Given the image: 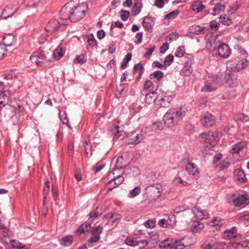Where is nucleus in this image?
Listing matches in <instances>:
<instances>
[{
    "label": "nucleus",
    "mask_w": 249,
    "mask_h": 249,
    "mask_svg": "<svg viewBox=\"0 0 249 249\" xmlns=\"http://www.w3.org/2000/svg\"><path fill=\"white\" fill-rule=\"evenodd\" d=\"M78 0H71L61 9L60 17L63 20L70 19L72 22L80 20L88 10L87 3H79Z\"/></svg>",
    "instance_id": "f257e3e1"
},
{
    "label": "nucleus",
    "mask_w": 249,
    "mask_h": 249,
    "mask_svg": "<svg viewBox=\"0 0 249 249\" xmlns=\"http://www.w3.org/2000/svg\"><path fill=\"white\" fill-rule=\"evenodd\" d=\"M186 111V108L183 107L178 108H172L168 109L163 117L165 125L169 128L175 126L185 116Z\"/></svg>",
    "instance_id": "f03ea898"
},
{
    "label": "nucleus",
    "mask_w": 249,
    "mask_h": 249,
    "mask_svg": "<svg viewBox=\"0 0 249 249\" xmlns=\"http://www.w3.org/2000/svg\"><path fill=\"white\" fill-rule=\"evenodd\" d=\"M48 53L43 51H39L30 56L32 63H35L39 66H43L49 60Z\"/></svg>",
    "instance_id": "7ed1b4c3"
},
{
    "label": "nucleus",
    "mask_w": 249,
    "mask_h": 249,
    "mask_svg": "<svg viewBox=\"0 0 249 249\" xmlns=\"http://www.w3.org/2000/svg\"><path fill=\"white\" fill-rule=\"evenodd\" d=\"M231 199L234 206L241 208L249 204V195L246 194L233 195Z\"/></svg>",
    "instance_id": "20e7f679"
},
{
    "label": "nucleus",
    "mask_w": 249,
    "mask_h": 249,
    "mask_svg": "<svg viewBox=\"0 0 249 249\" xmlns=\"http://www.w3.org/2000/svg\"><path fill=\"white\" fill-rule=\"evenodd\" d=\"M173 98V94L170 92H166L163 95H158V99L156 102V107L160 108L169 107Z\"/></svg>",
    "instance_id": "39448f33"
},
{
    "label": "nucleus",
    "mask_w": 249,
    "mask_h": 249,
    "mask_svg": "<svg viewBox=\"0 0 249 249\" xmlns=\"http://www.w3.org/2000/svg\"><path fill=\"white\" fill-rule=\"evenodd\" d=\"M145 132L142 130H137L132 131L128 136V143L136 144L140 142L145 137Z\"/></svg>",
    "instance_id": "423d86ee"
},
{
    "label": "nucleus",
    "mask_w": 249,
    "mask_h": 249,
    "mask_svg": "<svg viewBox=\"0 0 249 249\" xmlns=\"http://www.w3.org/2000/svg\"><path fill=\"white\" fill-rule=\"evenodd\" d=\"M217 50V54L222 58H227L229 57L231 54V51L229 46L225 43H222L216 47H213L212 50Z\"/></svg>",
    "instance_id": "0eeeda50"
},
{
    "label": "nucleus",
    "mask_w": 249,
    "mask_h": 249,
    "mask_svg": "<svg viewBox=\"0 0 249 249\" xmlns=\"http://www.w3.org/2000/svg\"><path fill=\"white\" fill-rule=\"evenodd\" d=\"M218 77L214 76L213 80H209L205 82V85L201 89L202 92H211L216 89V87L215 86L216 83L218 82Z\"/></svg>",
    "instance_id": "6e6552de"
},
{
    "label": "nucleus",
    "mask_w": 249,
    "mask_h": 249,
    "mask_svg": "<svg viewBox=\"0 0 249 249\" xmlns=\"http://www.w3.org/2000/svg\"><path fill=\"white\" fill-rule=\"evenodd\" d=\"M223 238L229 240H238L239 236L237 233V228L233 227L231 229L226 230L223 233Z\"/></svg>",
    "instance_id": "1a4fd4ad"
},
{
    "label": "nucleus",
    "mask_w": 249,
    "mask_h": 249,
    "mask_svg": "<svg viewBox=\"0 0 249 249\" xmlns=\"http://www.w3.org/2000/svg\"><path fill=\"white\" fill-rule=\"evenodd\" d=\"M201 124L204 127H210L215 123V117L210 113H206L203 115L200 119Z\"/></svg>",
    "instance_id": "9d476101"
},
{
    "label": "nucleus",
    "mask_w": 249,
    "mask_h": 249,
    "mask_svg": "<svg viewBox=\"0 0 249 249\" xmlns=\"http://www.w3.org/2000/svg\"><path fill=\"white\" fill-rule=\"evenodd\" d=\"M192 212L195 217L199 220L206 219L209 217V213L198 207H193L192 209Z\"/></svg>",
    "instance_id": "9b49d317"
},
{
    "label": "nucleus",
    "mask_w": 249,
    "mask_h": 249,
    "mask_svg": "<svg viewBox=\"0 0 249 249\" xmlns=\"http://www.w3.org/2000/svg\"><path fill=\"white\" fill-rule=\"evenodd\" d=\"M18 10V8L13 5L6 6L2 11L0 15V18L6 19L12 16Z\"/></svg>",
    "instance_id": "f8f14e48"
},
{
    "label": "nucleus",
    "mask_w": 249,
    "mask_h": 249,
    "mask_svg": "<svg viewBox=\"0 0 249 249\" xmlns=\"http://www.w3.org/2000/svg\"><path fill=\"white\" fill-rule=\"evenodd\" d=\"M225 223V219L220 217H214L209 222V225L219 230Z\"/></svg>",
    "instance_id": "ddd939ff"
},
{
    "label": "nucleus",
    "mask_w": 249,
    "mask_h": 249,
    "mask_svg": "<svg viewBox=\"0 0 249 249\" xmlns=\"http://www.w3.org/2000/svg\"><path fill=\"white\" fill-rule=\"evenodd\" d=\"M218 136V134L213 133V132L209 131L207 133H202L199 134V139L201 142H210L211 141L215 139Z\"/></svg>",
    "instance_id": "4468645a"
},
{
    "label": "nucleus",
    "mask_w": 249,
    "mask_h": 249,
    "mask_svg": "<svg viewBox=\"0 0 249 249\" xmlns=\"http://www.w3.org/2000/svg\"><path fill=\"white\" fill-rule=\"evenodd\" d=\"M142 95H144V102L148 104H151L154 103L156 106V102L158 99V95L155 91L151 92H145V94H142Z\"/></svg>",
    "instance_id": "2eb2a0df"
},
{
    "label": "nucleus",
    "mask_w": 249,
    "mask_h": 249,
    "mask_svg": "<svg viewBox=\"0 0 249 249\" xmlns=\"http://www.w3.org/2000/svg\"><path fill=\"white\" fill-rule=\"evenodd\" d=\"M142 23L146 30L149 32H152L155 22L152 17H145Z\"/></svg>",
    "instance_id": "dca6fc26"
},
{
    "label": "nucleus",
    "mask_w": 249,
    "mask_h": 249,
    "mask_svg": "<svg viewBox=\"0 0 249 249\" xmlns=\"http://www.w3.org/2000/svg\"><path fill=\"white\" fill-rule=\"evenodd\" d=\"M16 43V39L14 36L11 34H8L6 35L3 38L2 40V44L6 47H11L13 46Z\"/></svg>",
    "instance_id": "f3484780"
},
{
    "label": "nucleus",
    "mask_w": 249,
    "mask_h": 249,
    "mask_svg": "<svg viewBox=\"0 0 249 249\" xmlns=\"http://www.w3.org/2000/svg\"><path fill=\"white\" fill-rule=\"evenodd\" d=\"M59 27V22L56 19H52L47 24L45 29L47 32H53L57 30Z\"/></svg>",
    "instance_id": "a211bd4d"
},
{
    "label": "nucleus",
    "mask_w": 249,
    "mask_h": 249,
    "mask_svg": "<svg viewBox=\"0 0 249 249\" xmlns=\"http://www.w3.org/2000/svg\"><path fill=\"white\" fill-rule=\"evenodd\" d=\"M185 170L190 175L197 176L199 174L198 168L194 163H188L186 164Z\"/></svg>",
    "instance_id": "6ab92c4d"
},
{
    "label": "nucleus",
    "mask_w": 249,
    "mask_h": 249,
    "mask_svg": "<svg viewBox=\"0 0 249 249\" xmlns=\"http://www.w3.org/2000/svg\"><path fill=\"white\" fill-rule=\"evenodd\" d=\"M124 180V177L121 175L117 176L112 178L109 182L108 184L111 186L110 189H112L123 183Z\"/></svg>",
    "instance_id": "aec40b11"
},
{
    "label": "nucleus",
    "mask_w": 249,
    "mask_h": 249,
    "mask_svg": "<svg viewBox=\"0 0 249 249\" xmlns=\"http://www.w3.org/2000/svg\"><path fill=\"white\" fill-rule=\"evenodd\" d=\"M149 190L151 193L155 194L153 196L155 199H158L160 197L162 191V187L160 185H153L150 187Z\"/></svg>",
    "instance_id": "412c9836"
},
{
    "label": "nucleus",
    "mask_w": 249,
    "mask_h": 249,
    "mask_svg": "<svg viewBox=\"0 0 249 249\" xmlns=\"http://www.w3.org/2000/svg\"><path fill=\"white\" fill-rule=\"evenodd\" d=\"M225 8L226 7L224 4L214 6L213 8L209 10V14L213 16L218 15L220 13L224 11Z\"/></svg>",
    "instance_id": "4be33fe9"
},
{
    "label": "nucleus",
    "mask_w": 249,
    "mask_h": 249,
    "mask_svg": "<svg viewBox=\"0 0 249 249\" xmlns=\"http://www.w3.org/2000/svg\"><path fill=\"white\" fill-rule=\"evenodd\" d=\"M226 80L227 83L231 87H234L237 84V76L233 73L228 75L226 73Z\"/></svg>",
    "instance_id": "5701e85b"
},
{
    "label": "nucleus",
    "mask_w": 249,
    "mask_h": 249,
    "mask_svg": "<svg viewBox=\"0 0 249 249\" xmlns=\"http://www.w3.org/2000/svg\"><path fill=\"white\" fill-rule=\"evenodd\" d=\"M9 95L10 93L8 91H2L0 90V106H3L7 104Z\"/></svg>",
    "instance_id": "b1692460"
},
{
    "label": "nucleus",
    "mask_w": 249,
    "mask_h": 249,
    "mask_svg": "<svg viewBox=\"0 0 249 249\" xmlns=\"http://www.w3.org/2000/svg\"><path fill=\"white\" fill-rule=\"evenodd\" d=\"M205 8V6L201 2L195 1L192 5V9L194 12L200 13Z\"/></svg>",
    "instance_id": "393cba45"
},
{
    "label": "nucleus",
    "mask_w": 249,
    "mask_h": 249,
    "mask_svg": "<svg viewBox=\"0 0 249 249\" xmlns=\"http://www.w3.org/2000/svg\"><path fill=\"white\" fill-rule=\"evenodd\" d=\"M249 61L247 59H242L241 61H239L236 65L233 67H232V69H233L235 71H239L240 70L244 69L246 67Z\"/></svg>",
    "instance_id": "a878e982"
},
{
    "label": "nucleus",
    "mask_w": 249,
    "mask_h": 249,
    "mask_svg": "<svg viewBox=\"0 0 249 249\" xmlns=\"http://www.w3.org/2000/svg\"><path fill=\"white\" fill-rule=\"evenodd\" d=\"M204 28L201 27L199 26L193 25L190 27V32L192 34L200 35L204 34Z\"/></svg>",
    "instance_id": "bb28decb"
},
{
    "label": "nucleus",
    "mask_w": 249,
    "mask_h": 249,
    "mask_svg": "<svg viewBox=\"0 0 249 249\" xmlns=\"http://www.w3.org/2000/svg\"><path fill=\"white\" fill-rule=\"evenodd\" d=\"M50 190V182L48 180L45 181V186L44 187L43 189V205L44 206V208H45V205L46 204V198L47 195L49 192Z\"/></svg>",
    "instance_id": "cd10ccee"
},
{
    "label": "nucleus",
    "mask_w": 249,
    "mask_h": 249,
    "mask_svg": "<svg viewBox=\"0 0 249 249\" xmlns=\"http://www.w3.org/2000/svg\"><path fill=\"white\" fill-rule=\"evenodd\" d=\"M204 228V225L202 223L199 221H196L193 223L191 231L194 233H197L199 232Z\"/></svg>",
    "instance_id": "c85d7f7f"
},
{
    "label": "nucleus",
    "mask_w": 249,
    "mask_h": 249,
    "mask_svg": "<svg viewBox=\"0 0 249 249\" xmlns=\"http://www.w3.org/2000/svg\"><path fill=\"white\" fill-rule=\"evenodd\" d=\"M153 89V85L152 82L149 80H146L143 85V89L141 91L142 94H145V92H147L148 91H150Z\"/></svg>",
    "instance_id": "c756f323"
},
{
    "label": "nucleus",
    "mask_w": 249,
    "mask_h": 249,
    "mask_svg": "<svg viewBox=\"0 0 249 249\" xmlns=\"http://www.w3.org/2000/svg\"><path fill=\"white\" fill-rule=\"evenodd\" d=\"M193 72L191 66L185 65L180 70V74L182 76H189Z\"/></svg>",
    "instance_id": "7c9ffc66"
},
{
    "label": "nucleus",
    "mask_w": 249,
    "mask_h": 249,
    "mask_svg": "<svg viewBox=\"0 0 249 249\" xmlns=\"http://www.w3.org/2000/svg\"><path fill=\"white\" fill-rule=\"evenodd\" d=\"M64 52L62 48L60 46H58L53 52V58L56 60L60 59L63 55Z\"/></svg>",
    "instance_id": "2f4dec72"
},
{
    "label": "nucleus",
    "mask_w": 249,
    "mask_h": 249,
    "mask_svg": "<svg viewBox=\"0 0 249 249\" xmlns=\"http://www.w3.org/2000/svg\"><path fill=\"white\" fill-rule=\"evenodd\" d=\"M163 73L160 71H157L150 75V78L152 80H156L160 81L163 77Z\"/></svg>",
    "instance_id": "473e14b6"
},
{
    "label": "nucleus",
    "mask_w": 249,
    "mask_h": 249,
    "mask_svg": "<svg viewBox=\"0 0 249 249\" xmlns=\"http://www.w3.org/2000/svg\"><path fill=\"white\" fill-rule=\"evenodd\" d=\"M160 248L173 249V242L169 240H165L160 242L159 244Z\"/></svg>",
    "instance_id": "72a5a7b5"
},
{
    "label": "nucleus",
    "mask_w": 249,
    "mask_h": 249,
    "mask_svg": "<svg viewBox=\"0 0 249 249\" xmlns=\"http://www.w3.org/2000/svg\"><path fill=\"white\" fill-rule=\"evenodd\" d=\"M235 176L237 180L241 182H245L247 180L245 174L242 170L238 169L236 172Z\"/></svg>",
    "instance_id": "f704fd0d"
},
{
    "label": "nucleus",
    "mask_w": 249,
    "mask_h": 249,
    "mask_svg": "<svg viewBox=\"0 0 249 249\" xmlns=\"http://www.w3.org/2000/svg\"><path fill=\"white\" fill-rule=\"evenodd\" d=\"M187 245L184 244L183 239L173 242V249H183Z\"/></svg>",
    "instance_id": "c9c22d12"
},
{
    "label": "nucleus",
    "mask_w": 249,
    "mask_h": 249,
    "mask_svg": "<svg viewBox=\"0 0 249 249\" xmlns=\"http://www.w3.org/2000/svg\"><path fill=\"white\" fill-rule=\"evenodd\" d=\"M89 225L87 224H82L77 230L76 232L77 234H81L89 231Z\"/></svg>",
    "instance_id": "e433bc0d"
},
{
    "label": "nucleus",
    "mask_w": 249,
    "mask_h": 249,
    "mask_svg": "<svg viewBox=\"0 0 249 249\" xmlns=\"http://www.w3.org/2000/svg\"><path fill=\"white\" fill-rule=\"evenodd\" d=\"M219 21L224 25H230L232 23L231 19L225 15L219 17Z\"/></svg>",
    "instance_id": "4c0bfd02"
},
{
    "label": "nucleus",
    "mask_w": 249,
    "mask_h": 249,
    "mask_svg": "<svg viewBox=\"0 0 249 249\" xmlns=\"http://www.w3.org/2000/svg\"><path fill=\"white\" fill-rule=\"evenodd\" d=\"M86 55L85 54H81L77 55L74 59V62L76 64H82L86 62Z\"/></svg>",
    "instance_id": "58836bf2"
},
{
    "label": "nucleus",
    "mask_w": 249,
    "mask_h": 249,
    "mask_svg": "<svg viewBox=\"0 0 249 249\" xmlns=\"http://www.w3.org/2000/svg\"><path fill=\"white\" fill-rule=\"evenodd\" d=\"M142 5L139 2H136L132 9V13L133 16L139 14L141 11Z\"/></svg>",
    "instance_id": "ea45409f"
},
{
    "label": "nucleus",
    "mask_w": 249,
    "mask_h": 249,
    "mask_svg": "<svg viewBox=\"0 0 249 249\" xmlns=\"http://www.w3.org/2000/svg\"><path fill=\"white\" fill-rule=\"evenodd\" d=\"M243 144L240 143H237L232 146L231 151L232 153H238L243 148Z\"/></svg>",
    "instance_id": "a19ab883"
},
{
    "label": "nucleus",
    "mask_w": 249,
    "mask_h": 249,
    "mask_svg": "<svg viewBox=\"0 0 249 249\" xmlns=\"http://www.w3.org/2000/svg\"><path fill=\"white\" fill-rule=\"evenodd\" d=\"M131 58L132 54L131 53H128L124 58L123 63L121 65L122 69H124L127 66V64L128 62L131 60Z\"/></svg>",
    "instance_id": "79ce46f5"
},
{
    "label": "nucleus",
    "mask_w": 249,
    "mask_h": 249,
    "mask_svg": "<svg viewBox=\"0 0 249 249\" xmlns=\"http://www.w3.org/2000/svg\"><path fill=\"white\" fill-rule=\"evenodd\" d=\"M72 241V237L71 236H65L62 238L61 243L64 246H68L71 244Z\"/></svg>",
    "instance_id": "37998d69"
},
{
    "label": "nucleus",
    "mask_w": 249,
    "mask_h": 249,
    "mask_svg": "<svg viewBox=\"0 0 249 249\" xmlns=\"http://www.w3.org/2000/svg\"><path fill=\"white\" fill-rule=\"evenodd\" d=\"M141 192V189L139 187H135L131 190L128 196L130 197H134L137 196Z\"/></svg>",
    "instance_id": "c03bdc74"
},
{
    "label": "nucleus",
    "mask_w": 249,
    "mask_h": 249,
    "mask_svg": "<svg viewBox=\"0 0 249 249\" xmlns=\"http://www.w3.org/2000/svg\"><path fill=\"white\" fill-rule=\"evenodd\" d=\"M185 54V47L184 46H179L177 50L175 55L178 57H182Z\"/></svg>",
    "instance_id": "a18cd8bd"
},
{
    "label": "nucleus",
    "mask_w": 249,
    "mask_h": 249,
    "mask_svg": "<svg viewBox=\"0 0 249 249\" xmlns=\"http://www.w3.org/2000/svg\"><path fill=\"white\" fill-rule=\"evenodd\" d=\"M185 65L192 66L194 63V56L190 54H187L184 57Z\"/></svg>",
    "instance_id": "49530a36"
},
{
    "label": "nucleus",
    "mask_w": 249,
    "mask_h": 249,
    "mask_svg": "<svg viewBox=\"0 0 249 249\" xmlns=\"http://www.w3.org/2000/svg\"><path fill=\"white\" fill-rule=\"evenodd\" d=\"M144 71V69L142 63H139L134 67V71L135 73H143Z\"/></svg>",
    "instance_id": "de8ad7c7"
},
{
    "label": "nucleus",
    "mask_w": 249,
    "mask_h": 249,
    "mask_svg": "<svg viewBox=\"0 0 249 249\" xmlns=\"http://www.w3.org/2000/svg\"><path fill=\"white\" fill-rule=\"evenodd\" d=\"M179 14V11L178 10H174L169 14L165 15V18L167 19H174Z\"/></svg>",
    "instance_id": "09e8293b"
},
{
    "label": "nucleus",
    "mask_w": 249,
    "mask_h": 249,
    "mask_svg": "<svg viewBox=\"0 0 249 249\" xmlns=\"http://www.w3.org/2000/svg\"><path fill=\"white\" fill-rule=\"evenodd\" d=\"M174 60V56L172 54H169L164 59V65L169 66L173 62Z\"/></svg>",
    "instance_id": "8fccbe9b"
},
{
    "label": "nucleus",
    "mask_w": 249,
    "mask_h": 249,
    "mask_svg": "<svg viewBox=\"0 0 249 249\" xmlns=\"http://www.w3.org/2000/svg\"><path fill=\"white\" fill-rule=\"evenodd\" d=\"M144 225L146 228H154L156 225V221L155 220H148L144 223Z\"/></svg>",
    "instance_id": "3c124183"
},
{
    "label": "nucleus",
    "mask_w": 249,
    "mask_h": 249,
    "mask_svg": "<svg viewBox=\"0 0 249 249\" xmlns=\"http://www.w3.org/2000/svg\"><path fill=\"white\" fill-rule=\"evenodd\" d=\"M59 118L63 124H67L68 120L66 116V112L65 111H61L59 112Z\"/></svg>",
    "instance_id": "603ef678"
},
{
    "label": "nucleus",
    "mask_w": 249,
    "mask_h": 249,
    "mask_svg": "<svg viewBox=\"0 0 249 249\" xmlns=\"http://www.w3.org/2000/svg\"><path fill=\"white\" fill-rule=\"evenodd\" d=\"M125 243L128 246H135L137 245V241L134 240L132 238L127 237L125 240Z\"/></svg>",
    "instance_id": "864d4df0"
},
{
    "label": "nucleus",
    "mask_w": 249,
    "mask_h": 249,
    "mask_svg": "<svg viewBox=\"0 0 249 249\" xmlns=\"http://www.w3.org/2000/svg\"><path fill=\"white\" fill-rule=\"evenodd\" d=\"M214 242H211V243L204 242L201 245L202 249H214Z\"/></svg>",
    "instance_id": "5fc2aeb1"
},
{
    "label": "nucleus",
    "mask_w": 249,
    "mask_h": 249,
    "mask_svg": "<svg viewBox=\"0 0 249 249\" xmlns=\"http://www.w3.org/2000/svg\"><path fill=\"white\" fill-rule=\"evenodd\" d=\"M146 52L144 54L143 57L145 58L150 56L155 50V46H152L149 48H145Z\"/></svg>",
    "instance_id": "6e6d98bb"
},
{
    "label": "nucleus",
    "mask_w": 249,
    "mask_h": 249,
    "mask_svg": "<svg viewBox=\"0 0 249 249\" xmlns=\"http://www.w3.org/2000/svg\"><path fill=\"white\" fill-rule=\"evenodd\" d=\"M129 12L126 10H122L121 11V18L123 21H126L128 18Z\"/></svg>",
    "instance_id": "4d7b16f0"
},
{
    "label": "nucleus",
    "mask_w": 249,
    "mask_h": 249,
    "mask_svg": "<svg viewBox=\"0 0 249 249\" xmlns=\"http://www.w3.org/2000/svg\"><path fill=\"white\" fill-rule=\"evenodd\" d=\"M89 45L91 47H94L97 45L96 41L92 35H90L88 39Z\"/></svg>",
    "instance_id": "13d9d810"
},
{
    "label": "nucleus",
    "mask_w": 249,
    "mask_h": 249,
    "mask_svg": "<svg viewBox=\"0 0 249 249\" xmlns=\"http://www.w3.org/2000/svg\"><path fill=\"white\" fill-rule=\"evenodd\" d=\"M52 194L54 200L56 201L59 200L58 195V189L56 186H53L52 188Z\"/></svg>",
    "instance_id": "bf43d9fd"
},
{
    "label": "nucleus",
    "mask_w": 249,
    "mask_h": 249,
    "mask_svg": "<svg viewBox=\"0 0 249 249\" xmlns=\"http://www.w3.org/2000/svg\"><path fill=\"white\" fill-rule=\"evenodd\" d=\"M226 244L224 242L214 243V249H226Z\"/></svg>",
    "instance_id": "052dcab7"
},
{
    "label": "nucleus",
    "mask_w": 249,
    "mask_h": 249,
    "mask_svg": "<svg viewBox=\"0 0 249 249\" xmlns=\"http://www.w3.org/2000/svg\"><path fill=\"white\" fill-rule=\"evenodd\" d=\"M218 26V23L215 20L211 21L210 23V28L213 31L217 30Z\"/></svg>",
    "instance_id": "680f3d73"
},
{
    "label": "nucleus",
    "mask_w": 249,
    "mask_h": 249,
    "mask_svg": "<svg viewBox=\"0 0 249 249\" xmlns=\"http://www.w3.org/2000/svg\"><path fill=\"white\" fill-rule=\"evenodd\" d=\"M7 50L4 46L0 44V59L6 54Z\"/></svg>",
    "instance_id": "e2e57ef3"
},
{
    "label": "nucleus",
    "mask_w": 249,
    "mask_h": 249,
    "mask_svg": "<svg viewBox=\"0 0 249 249\" xmlns=\"http://www.w3.org/2000/svg\"><path fill=\"white\" fill-rule=\"evenodd\" d=\"M169 45L167 42L163 43L160 49V53L162 54L164 53L169 49Z\"/></svg>",
    "instance_id": "0e129e2a"
},
{
    "label": "nucleus",
    "mask_w": 249,
    "mask_h": 249,
    "mask_svg": "<svg viewBox=\"0 0 249 249\" xmlns=\"http://www.w3.org/2000/svg\"><path fill=\"white\" fill-rule=\"evenodd\" d=\"M148 245V241L146 240H142L137 241L136 246H138L139 248L142 249Z\"/></svg>",
    "instance_id": "69168bd1"
},
{
    "label": "nucleus",
    "mask_w": 249,
    "mask_h": 249,
    "mask_svg": "<svg viewBox=\"0 0 249 249\" xmlns=\"http://www.w3.org/2000/svg\"><path fill=\"white\" fill-rule=\"evenodd\" d=\"M103 231V228L101 226H97L94 228L92 231V234L99 235Z\"/></svg>",
    "instance_id": "338daca9"
},
{
    "label": "nucleus",
    "mask_w": 249,
    "mask_h": 249,
    "mask_svg": "<svg viewBox=\"0 0 249 249\" xmlns=\"http://www.w3.org/2000/svg\"><path fill=\"white\" fill-rule=\"evenodd\" d=\"M239 5L238 4H235L233 6L231 7L230 9L228 10V12L229 14H233L239 9Z\"/></svg>",
    "instance_id": "774afa93"
}]
</instances>
